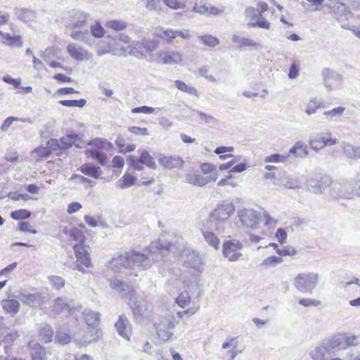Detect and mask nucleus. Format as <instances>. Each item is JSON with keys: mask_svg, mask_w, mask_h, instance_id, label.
Returning a JSON list of instances; mask_svg holds the SVG:
<instances>
[{"mask_svg": "<svg viewBox=\"0 0 360 360\" xmlns=\"http://www.w3.org/2000/svg\"><path fill=\"white\" fill-rule=\"evenodd\" d=\"M345 108L342 106L335 108L330 110L325 111L323 115L332 120L334 117H340L342 115Z\"/></svg>", "mask_w": 360, "mask_h": 360, "instance_id": "55", "label": "nucleus"}, {"mask_svg": "<svg viewBox=\"0 0 360 360\" xmlns=\"http://www.w3.org/2000/svg\"><path fill=\"white\" fill-rule=\"evenodd\" d=\"M67 51L71 58L77 61L88 60L91 58V54L87 50L75 43L69 44Z\"/></svg>", "mask_w": 360, "mask_h": 360, "instance_id": "18", "label": "nucleus"}, {"mask_svg": "<svg viewBox=\"0 0 360 360\" xmlns=\"http://www.w3.org/2000/svg\"><path fill=\"white\" fill-rule=\"evenodd\" d=\"M174 321V316L169 315L162 318L158 323L155 324L160 343L168 341L173 337L174 333L172 330L175 326Z\"/></svg>", "mask_w": 360, "mask_h": 360, "instance_id": "6", "label": "nucleus"}, {"mask_svg": "<svg viewBox=\"0 0 360 360\" xmlns=\"http://www.w3.org/2000/svg\"><path fill=\"white\" fill-rule=\"evenodd\" d=\"M322 102L316 98L311 99L306 105L305 112L307 115L314 114L317 109L323 108Z\"/></svg>", "mask_w": 360, "mask_h": 360, "instance_id": "44", "label": "nucleus"}, {"mask_svg": "<svg viewBox=\"0 0 360 360\" xmlns=\"http://www.w3.org/2000/svg\"><path fill=\"white\" fill-rule=\"evenodd\" d=\"M217 179V174H214L212 177H204L200 174L194 172L188 173L186 176V181L187 183L197 186H204L212 181H216Z\"/></svg>", "mask_w": 360, "mask_h": 360, "instance_id": "22", "label": "nucleus"}, {"mask_svg": "<svg viewBox=\"0 0 360 360\" xmlns=\"http://www.w3.org/2000/svg\"><path fill=\"white\" fill-rule=\"evenodd\" d=\"M59 103L66 107H79L82 108L86 103V101L84 98L79 100H62Z\"/></svg>", "mask_w": 360, "mask_h": 360, "instance_id": "49", "label": "nucleus"}, {"mask_svg": "<svg viewBox=\"0 0 360 360\" xmlns=\"http://www.w3.org/2000/svg\"><path fill=\"white\" fill-rule=\"evenodd\" d=\"M160 164L165 168L172 169L173 168H181L184 161L179 156H166L160 155L158 157Z\"/></svg>", "mask_w": 360, "mask_h": 360, "instance_id": "21", "label": "nucleus"}, {"mask_svg": "<svg viewBox=\"0 0 360 360\" xmlns=\"http://www.w3.org/2000/svg\"><path fill=\"white\" fill-rule=\"evenodd\" d=\"M331 184V178L324 175L319 178H310L307 181L306 188L309 192L315 194L323 193L326 188Z\"/></svg>", "mask_w": 360, "mask_h": 360, "instance_id": "12", "label": "nucleus"}, {"mask_svg": "<svg viewBox=\"0 0 360 360\" xmlns=\"http://www.w3.org/2000/svg\"><path fill=\"white\" fill-rule=\"evenodd\" d=\"M60 150H67L74 144L76 148H82L85 143L81 141L79 135L76 133L67 134L59 140Z\"/></svg>", "mask_w": 360, "mask_h": 360, "instance_id": "19", "label": "nucleus"}, {"mask_svg": "<svg viewBox=\"0 0 360 360\" xmlns=\"http://www.w3.org/2000/svg\"><path fill=\"white\" fill-rule=\"evenodd\" d=\"M222 349H227L225 352L224 357L227 360H233L237 355L241 354L243 348H238V342L235 338H228L221 345Z\"/></svg>", "mask_w": 360, "mask_h": 360, "instance_id": "17", "label": "nucleus"}, {"mask_svg": "<svg viewBox=\"0 0 360 360\" xmlns=\"http://www.w3.org/2000/svg\"><path fill=\"white\" fill-rule=\"evenodd\" d=\"M338 352L333 338L323 340L312 349L309 355L313 360H326V355L336 354Z\"/></svg>", "mask_w": 360, "mask_h": 360, "instance_id": "4", "label": "nucleus"}, {"mask_svg": "<svg viewBox=\"0 0 360 360\" xmlns=\"http://www.w3.org/2000/svg\"><path fill=\"white\" fill-rule=\"evenodd\" d=\"M181 61V56L178 52H170L167 55L160 54V62L163 64H178Z\"/></svg>", "mask_w": 360, "mask_h": 360, "instance_id": "36", "label": "nucleus"}, {"mask_svg": "<svg viewBox=\"0 0 360 360\" xmlns=\"http://www.w3.org/2000/svg\"><path fill=\"white\" fill-rule=\"evenodd\" d=\"M242 243L238 240L225 241L223 244V255L231 262L238 261L241 257Z\"/></svg>", "mask_w": 360, "mask_h": 360, "instance_id": "11", "label": "nucleus"}, {"mask_svg": "<svg viewBox=\"0 0 360 360\" xmlns=\"http://www.w3.org/2000/svg\"><path fill=\"white\" fill-rule=\"evenodd\" d=\"M15 13L18 18L25 22L32 21L36 18L35 12L27 8H15Z\"/></svg>", "mask_w": 360, "mask_h": 360, "instance_id": "34", "label": "nucleus"}, {"mask_svg": "<svg viewBox=\"0 0 360 360\" xmlns=\"http://www.w3.org/2000/svg\"><path fill=\"white\" fill-rule=\"evenodd\" d=\"M110 268L118 271L120 267L129 268V263L127 252L124 255H120L117 257H114L109 263Z\"/></svg>", "mask_w": 360, "mask_h": 360, "instance_id": "35", "label": "nucleus"}, {"mask_svg": "<svg viewBox=\"0 0 360 360\" xmlns=\"http://www.w3.org/2000/svg\"><path fill=\"white\" fill-rule=\"evenodd\" d=\"M16 297L30 307H40L46 302V295L40 292L28 294L18 292V295Z\"/></svg>", "mask_w": 360, "mask_h": 360, "instance_id": "14", "label": "nucleus"}, {"mask_svg": "<svg viewBox=\"0 0 360 360\" xmlns=\"http://www.w3.org/2000/svg\"><path fill=\"white\" fill-rule=\"evenodd\" d=\"M319 278L317 273H300L294 278L293 285L299 292L311 294L317 285Z\"/></svg>", "mask_w": 360, "mask_h": 360, "instance_id": "3", "label": "nucleus"}, {"mask_svg": "<svg viewBox=\"0 0 360 360\" xmlns=\"http://www.w3.org/2000/svg\"><path fill=\"white\" fill-rule=\"evenodd\" d=\"M89 15L81 11H74L67 21V27L77 28L85 25Z\"/></svg>", "mask_w": 360, "mask_h": 360, "instance_id": "20", "label": "nucleus"}, {"mask_svg": "<svg viewBox=\"0 0 360 360\" xmlns=\"http://www.w3.org/2000/svg\"><path fill=\"white\" fill-rule=\"evenodd\" d=\"M32 153H36L39 158H46L51 154V149L46 146H40L32 150Z\"/></svg>", "mask_w": 360, "mask_h": 360, "instance_id": "60", "label": "nucleus"}, {"mask_svg": "<svg viewBox=\"0 0 360 360\" xmlns=\"http://www.w3.org/2000/svg\"><path fill=\"white\" fill-rule=\"evenodd\" d=\"M233 150H234V148L232 146H220V147H217L214 150V153L216 154L220 155V156H219L220 159L226 160L229 158H233V155H231V154L223 155V153H225L226 152H233Z\"/></svg>", "mask_w": 360, "mask_h": 360, "instance_id": "54", "label": "nucleus"}, {"mask_svg": "<svg viewBox=\"0 0 360 360\" xmlns=\"http://www.w3.org/2000/svg\"><path fill=\"white\" fill-rule=\"evenodd\" d=\"M85 153L96 160L101 165L103 166L107 164V157L103 152L98 150H86Z\"/></svg>", "mask_w": 360, "mask_h": 360, "instance_id": "42", "label": "nucleus"}, {"mask_svg": "<svg viewBox=\"0 0 360 360\" xmlns=\"http://www.w3.org/2000/svg\"><path fill=\"white\" fill-rule=\"evenodd\" d=\"M131 167L134 169L141 171L143 169L142 162H141V158L139 159L134 155H129L127 160Z\"/></svg>", "mask_w": 360, "mask_h": 360, "instance_id": "57", "label": "nucleus"}, {"mask_svg": "<svg viewBox=\"0 0 360 360\" xmlns=\"http://www.w3.org/2000/svg\"><path fill=\"white\" fill-rule=\"evenodd\" d=\"M1 305L6 312L13 314H17L20 308L19 302L13 299L2 300Z\"/></svg>", "mask_w": 360, "mask_h": 360, "instance_id": "37", "label": "nucleus"}, {"mask_svg": "<svg viewBox=\"0 0 360 360\" xmlns=\"http://www.w3.org/2000/svg\"><path fill=\"white\" fill-rule=\"evenodd\" d=\"M330 9V13L339 21L347 20V16L350 14L346 5L340 2H332Z\"/></svg>", "mask_w": 360, "mask_h": 360, "instance_id": "23", "label": "nucleus"}, {"mask_svg": "<svg viewBox=\"0 0 360 360\" xmlns=\"http://www.w3.org/2000/svg\"><path fill=\"white\" fill-rule=\"evenodd\" d=\"M86 323L91 327L97 326L100 322V314L91 311L85 310L83 312Z\"/></svg>", "mask_w": 360, "mask_h": 360, "instance_id": "38", "label": "nucleus"}, {"mask_svg": "<svg viewBox=\"0 0 360 360\" xmlns=\"http://www.w3.org/2000/svg\"><path fill=\"white\" fill-rule=\"evenodd\" d=\"M70 179L71 180L77 179L79 183H80L82 184H86L87 186H89L90 187H93L96 184L95 181L90 180V179H89L82 175H79V174H72L70 177Z\"/></svg>", "mask_w": 360, "mask_h": 360, "instance_id": "61", "label": "nucleus"}, {"mask_svg": "<svg viewBox=\"0 0 360 360\" xmlns=\"http://www.w3.org/2000/svg\"><path fill=\"white\" fill-rule=\"evenodd\" d=\"M18 337V333L17 331H11L4 318L0 317V343L1 342H11Z\"/></svg>", "mask_w": 360, "mask_h": 360, "instance_id": "24", "label": "nucleus"}, {"mask_svg": "<svg viewBox=\"0 0 360 360\" xmlns=\"http://www.w3.org/2000/svg\"><path fill=\"white\" fill-rule=\"evenodd\" d=\"M70 236L75 241L79 243L83 241L84 234L81 230L77 228H72L70 231Z\"/></svg>", "mask_w": 360, "mask_h": 360, "instance_id": "63", "label": "nucleus"}, {"mask_svg": "<svg viewBox=\"0 0 360 360\" xmlns=\"http://www.w3.org/2000/svg\"><path fill=\"white\" fill-rule=\"evenodd\" d=\"M174 248H177L171 241L164 242L160 239L158 241L152 243L142 252L136 250L127 252L129 268L148 269L155 262L164 260Z\"/></svg>", "mask_w": 360, "mask_h": 360, "instance_id": "1", "label": "nucleus"}, {"mask_svg": "<svg viewBox=\"0 0 360 360\" xmlns=\"http://www.w3.org/2000/svg\"><path fill=\"white\" fill-rule=\"evenodd\" d=\"M91 32L96 38H100L104 34V30L99 22L91 26Z\"/></svg>", "mask_w": 360, "mask_h": 360, "instance_id": "64", "label": "nucleus"}, {"mask_svg": "<svg viewBox=\"0 0 360 360\" xmlns=\"http://www.w3.org/2000/svg\"><path fill=\"white\" fill-rule=\"evenodd\" d=\"M127 22L123 20H113L107 22L105 26L115 31H122L127 27Z\"/></svg>", "mask_w": 360, "mask_h": 360, "instance_id": "47", "label": "nucleus"}, {"mask_svg": "<svg viewBox=\"0 0 360 360\" xmlns=\"http://www.w3.org/2000/svg\"><path fill=\"white\" fill-rule=\"evenodd\" d=\"M110 285L120 297L129 299V302H132L135 290L131 286L117 278L111 280Z\"/></svg>", "mask_w": 360, "mask_h": 360, "instance_id": "16", "label": "nucleus"}, {"mask_svg": "<svg viewBox=\"0 0 360 360\" xmlns=\"http://www.w3.org/2000/svg\"><path fill=\"white\" fill-rule=\"evenodd\" d=\"M289 153L297 158H304L308 156L309 151L307 146L301 141H297L290 149Z\"/></svg>", "mask_w": 360, "mask_h": 360, "instance_id": "29", "label": "nucleus"}, {"mask_svg": "<svg viewBox=\"0 0 360 360\" xmlns=\"http://www.w3.org/2000/svg\"><path fill=\"white\" fill-rule=\"evenodd\" d=\"M235 210V206L229 200L218 203L216 208L210 214L207 223V228L210 230L223 232L228 224L229 219Z\"/></svg>", "mask_w": 360, "mask_h": 360, "instance_id": "2", "label": "nucleus"}, {"mask_svg": "<svg viewBox=\"0 0 360 360\" xmlns=\"http://www.w3.org/2000/svg\"><path fill=\"white\" fill-rule=\"evenodd\" d=\"M56 340L62 345H65L70 342L71 338L67 333L58 330L56 335Z\"/></svg>", "mask_w": 360, "mask_h": 360, "instance_id": "58", "label": "nucleus"}, {"mask_svg": "<svg viewBox=\"0 0 360 360\" xmlns=\"http://www.w3.org/2000/svg\"><path fill=\"white\" fill-rule=\"evenodd\" d=\"M54 309L58 312L63 311L64 310H68L69 307L66 302V300L63 298H57L55 300Z\"/></svg>", "mask_w": 360, "mask_h": 360, "instance_id": "62", "label": "nucleus"}, {"mask_svg": "<svg viewBox=\"0 0 360 360\" xmlns=\"http://www.w3.org/2000/svg\"><path fill=\"white\" fill-rule=\"evenodd\" d=\"M330 194L333 198H350L352 193L345 189V185L332 182L330 185Z\"/></svg>", "mask_w": 360, "mask_h": 360, "instance_id": "27", "label": "nucleus"}, {"mask_svg": "<svg viewBox=\"0 0 360 360\" xmlns=\"http://www.w3.org/2000/svg\"><path fill=\"white\" fill-rule=\"evenodd\" d=\"M324 84L328 90H335L342 84V76L338 72L326 68L322 72Z\"/></svg>", "mask_w": 360, "mask_h": 360, "instance_id": "15", "label": "nucleus"}, {"mask_svg": "<svg viewBox=\"0 0 360 360\" xmlns=\"http://www.w3.org/2000/svg\"><path fill=\"white\" fill-rule=\"evenodd\" d=\"M198 39L203 45L212 48L217 46L219 44V39L211 34L199 35Z\"/></svg>", "mask_w": 360, "mask_h": 360, "instance_id": "40", "label": "nucleus"}, {"mask_svg": "<svg viewBox=\"0 0 360 360\" xmlns=\"http://www.w3.org/2000/svg\"><path fill=\"white\" fill-rule=\"evenodd\" d=\"M73 250L77 259V264H75V269L79 271L85 273L86 271L84 268H89L91 266V258L89 252V246L84 244V243H79L73 246Z\"/></svg>", "mask_w": 360, "mask_h": 360, "instance_id": "5", "label": "nucleus"}, {"mask_svg": "<svg viewBox=\"0 0 360 360\" xmlns=\"http://www.w3.org/2000/svg\"><path fill=\"white\" fill-rule=\"evenodd\" d=\"M143 50L144 49L146 52L150 53L155 51L159 45L158 41L155 40L143 39L141 42Z\"/></svg>", "mask_w": 360, "mask_h": 360, "instance_id": "52", "label": "nucleus"}, {"mask_svg": "<svg viewBox=\"0 0 360 360\" xmlns=\"http://www.w3.org/2000/svg\"><path fill=\"white\" fill-rule=\"evenodd\" d=\"M203 237L205 241L212 247L215 249L219 248V240L217 236L214 234L212 231H202Z\"/></svg>", "mask_w": 360, "mask_h": 360, "instance_id": "41", "label": "nucleus"}, {"mask_svg": "<svg viewBox=\"0 0 360 360\" xmlns=\"http://www.w3.org/2000/svg\"><path fill=\"white\" fill-rule=\"evenodd\" d=\"M115 326L120 335L126 340H129V323L128 319L124 314L119 316V320L115 323Z\"/></svg>", "mask_w": 360, "mask_h": 360, "instance_id": "28", "label": "nucleus"}, {"mask_svg": "<svg viewBox=\"0 0 360 360\" xmlns=\"http://www.w3.org/2000/svg\"><path fill=\"white\" fill-rule=\"evenodd\" d=\"M0 36L4 39L3 43L12 47H21L22 41L20 35H11L0 30Z\"/></svg>", "mask_w": 360, "mask_h": 360, "instance_id": "31", "label": "nucleus"}, {"mask_svg": "<svg viewBox=\"0 0 360 360\" xmlns=\"http://www.w3.org/2000/svg\"><path fill=\"white\" fill-rule=\"evenodd\" d=\"M330 136V132L310 136L309 139V143L311 148L315 151H318L326 146L335 145L338 143V140L336 139H332Z\"/></svg>", "mask_w": 360, "mask_h": 360, "instance_id": "10", "label": "nucleus"}, {"mask_svg": "<svg viewBox=\"0 0 360 360\" xmlns=\"http://www.w3.org/2000/svg\"><path fill=\"white\" fill-rule=\"evenodd\" d=\"M176 87L179 89L180 91H182L186 93H188L192 95L197 96L198 95V91L193 86H191L187 85L185 82L176 80L175 81Z\"/></svg>", "mask_w": 360, "mask_h": 360, "instance_id": "48", "label": "nucleus"}, {"mask_svg": "<svg viewBox=\"0 0 360 360\" xmlns=\"http://www.w3.org/2000/svg\"><path fill=\"white\" fill-rule=\"evenodd\" d=\"M129 304L135 316L141 317L148 310L147 302L143 299L137 300L134 295Z\"/></svg>", "mask_w": 360, "mask_h": 360, "instance_id": "26", "label": "nucleus"}, {"mask_svg": "<svg viewBox=\"0 0 360 360\" xmlns=\"http://www.w3.org/2000/svg\"><path fill=\"white\" fill-rule=\"evenodd\" d=\"M333 338L338 352L360 345V335L343 333L335 335Z\"/></svg>", "mask_w": 360, "mask_h": 360, "instance_id": "13", "label": "nucleus"}, {"mask_svg": "<svg viewBox=\"0 0 360 360\" xmlns=\"http://www.w3.org/2000/svg\"><path fill=\"white\" fill-rule=\"evenodd\" d=\"M70 37L72 39L75 40H78L81 41H84L85 43L89 44V40L91 37L88 30H79V31H72L70 33Z\"/></svg>", "mask_w": 360, "mask_h": 360, "instance_id": "45", "label": "nucleus"}, {"mask_svg": "<svg viewBox=\"0 0 360 360\" xmlns=\"http://www.w3.org/2000/svg\"><path fill=\"white\" fill-rule=\"evenodd\" d=\"M344 155L349 159H360V146L344 143L342 145Z\"/></svg>", "mask_w": 360, "mask_h": 360, "instance_id": "32", "label": "nucleus"}, {"mask_svg": "<svg viewBox=\"0 0 360 360\" xmlns=\"http://www.w3.org/2000/svg\"><path fill=\"white\" fill-rule=\"evenodd\" d=\"M245 16L248 21V26L249 27H259L264 30L271 29V23L259 13L258 9L249 6L245 10Z\"/></svg>", "mask_w": 360, "mask_h": 360, "instance_id": "7", "label": "nucleus"}, {"mask_svg": "<svg viewBox=\"0 0 360 360\" xmlns=\"http://www.w3.org/2000/svg\"><path fill=\"white\" fill-rule=\"evenodd\" d=\"M282 184L287 188L290 189H299L302 188V181L298 177H293L288 176L284 178L282 181Z\"/></svg>", "mask_w": 360, "mask_h": 360, "instance_id": "39", "label": "nucleus"}, {"mask_svg": "<svg viewBox=\"0 0 360 360\" xmlns=\"http://www.w3.org/2000/svg\"><path fill=\"white\" fill-rule=\"evenodd\" d=\"M53 330L48 324H41L39 330V338L41 341L48 343L53 339Z\"/></svg>", "mask_w": 360, "mask_h": 360, "instance_id": "33", "label": "nucleus"}, {"mask_svg": "<svg viewBox=\"0 0 360 360\" xmlns=\"http://www.w3.org/2000/svg\"><path fill=\"white\" fill-rule=\"evenodd\" d=\"M136 177L130 174H124L122 177V184L117 183V186L120 188H125L133 186L136 181Z\"/></svg>", "mask_w": 360, "mask_h": 360, "instance_id": "53", "label": "nucleus"}, {"mask_svg": "<svg viewBox=\"0 0 360 360\" xmlns=\"http://www.w3.org/2000/svg\"><path fill=\"white\" fill-rule=\"evenodd\" d=\"M181 260L185 267L193 269L198 274L202 272V259L195 251L184 250L181 254Z\"/></svg>", "mask_w": 360, "mask_h": 360, "instance_id": "9", "label": "nucleus"}, {"mask_svg": "<svg viewBox=\"0 0 360 360\" xmlns=\"http://www.w3.org/2000/svg\"><path fill=\"white\" fill-rule=\"evenodd\" d=\"M27 347L32 360H47L45 349L39 343L31 341L28 342Z\"/></svg>", "mask_w": 360, "mask_h": 360, "instance_id": "25", "label": "nucleus"}, {"mask_svg": "<svg viewBox=\"0 0 360 360\" xmlns=\"http://www.w3.org/2000/svg\"><path fill=\"white\" fill-rule=\"evenodd\" d=\"M140 158L141 162H142V164L153 169L156 168L155 159L147 150H143L141 153Z\"/></svg>", "mask_w": 360, "mask_h": 360, "instance_id": "43", "label": "nucleus"}, {"mask_svg": "<svg viewBox=\"0 0 360 360\" xmlns=\"http://www.w3.org/2000/svg\"><path fill=\"white\" fill-rule=\"evenodd\" d=\"M269 246H272L280 255H294L296 253V250L291 246H286L283 250H280L276 243H269Z\"/></svg>", "mask_w": 360, "mask_h": 360, "instance_id": "50", "label": "nucleus"}, {"mask_svg": "<svg viewBox=\"0 0 360 360\" xmlns=\"http://www.w3.org/2000/svg\"><path fill=\"white\" fill-rule=\"evenodd\" d=\"M129 53L131 56H134L138 58H145L146 55L143 53L142 46L141 45V43H135L133 42V44L129 46Z\"/></svg>", "mask_w": 360, "mask_h": 360, "instance_id": "46", "label": "nucleus"}, {"mask_svg": "<svg viewBox=\"0 0 360 360\" xmlns=\"http://www.w3.org/2000/svg\"><path fill=\"white\" fill-rule=\"evenodd\" d=\"M191 297L187 291H184L179 294V295L176 298V304L182 307L185 308L190 303Z\"/></svg>", "mask_w": 360, "mask_h": 360, "instance_id": "51", "label": "nucleus"}, {"mask_svg": "<svg viewBox=\"0 0 360 360\" xmlns=\"http://www.w3.org/2000/svg\"><path fill=\"white\" fill-rule=\"evenodd\" d=\"M80 171L84 175L98 179L102 174L103 172L101 167H96L92 163H85L80 167Z\"/></svg>", "mask_w": 360, "mask_h": 360, "instance_id": "30", "label": "nucleus"}, {"mask_svg": "<svg viewBox=\"0 0 360 360\" xmlns=\"http://www.w3.org/2000/svg\"><path fill=\"white\" fill-rule=\"evenodd\" d=\"M238 216L243 226L251 229H256L261 221L259 213L253 209L238 210Z\"/></svg>", "mask_w": 360, "mask_h": 360, "instance_id": "8", "label": "nucleus"}, {"mask_svg": "<svg viewBox=\"0 0 360 360\" xmlns=\"http://www.w3.org/2000/svg\"><path fill=\"white\" fill-rule=\"evenodd\" d=\"M31 216V212L27 210H19L12 212L11 217L15 220L28 219Z\"/></svg>", "mask_w": 360, "mask_h": 360, "instance_id": "56", "label": "nucleus"}, {"mask_svg": "<svg viewBox=\"0 0 360 360\" xmlns=\"http://www.w3.org/2000/svg\"><path fill=\"white\" fill-rule=\"evenodd\" d=\"M287 157L283 155L275 153L264 158L265 162H283L286 160Z\"/></svg>", "mask_w": 360, "mask_h": 360, "instance_id": "59", "label": "nucleus"}]
</instances>
